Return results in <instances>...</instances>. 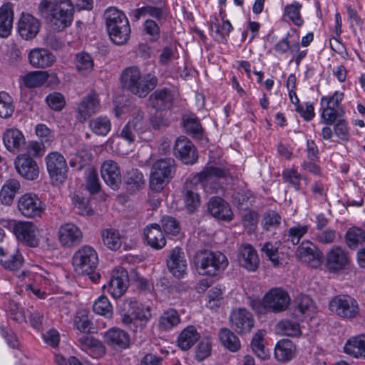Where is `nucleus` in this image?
<instances>
[{"mask_svg": "<svg viewBox=\"0 0 365 365\" xmlns=\"http://www.w3.org/2000/svg\"><path fill=\"white\" fill-rule=\"evenodd\" d=\"M92 157V154L88 150H81L77 153L75 158L70 160L69 165L72 168L77 166V170H81L85 167L90 165Z\"/></svg>", "mask_w": 365, "mask_h": 365, "instance_id": "680f3d73", "label": "nucleus"}, {"mask_svg": "<svg viewBox=\"0 0 365 365\" xmlns=\"http://www.w3.org/2000/svg\"><path fill=\"white\" fill-rule=\"evenodd\" d=\"M72 202L76 212L80 215L91 216L94 214L90 200L81 194L75 193L72 197Z\"/></svg>", "mask_w": 365, "mask_h": 365, "instance_id": "49530a36", "label": "nucleus"}, {"mask_svg": "<svg viewBox=\"0 0 365 365\" xmlns=\"http://www.w3.org/2000/svg\"><path fill=\"white\" fill-rule=\"evenodd\" d=\"M200 338L194 326H187L180 333L177 344L179 348L183 351L189 350Z\"/></svg>", "mask_w": 365, "mask_h": 365, "instance_id": "c9c22d12", "label": "nucleus"}, {"mask_svg": "<svg viewBox=\"0 0 365 365\" xmlns=\"http://www.w3.org/2000/svg\"><path fill=\"white\" fill-rule=\"evenodd\" d=\"M329 308L337 316L346 319L355 317L359 311L356 300L347 294L333 297L329 302Z\"/></svg>", "mask_w": 365, "mask_h": 365, "instance_id": "9b49d317", "label": "nucleus"}, {"mask_svg": "<svg viewBox=\"0 0 365 365\" xmlns=\"http://www.w3.org/2000/svg\"><path fill=\"white\" fill-rule=\"evenodd\" d=\"M38 10L41 16L58 30L70 26L73 20L74 5L71 0H41Z\"/></svg>", "mask_w": 365, "mask_h": 365, "instance_id": "f257e3e1", "label": "nucleus"}, {"mask_svg": "<svg viewBox=\"0 0 365 365\" xmlns=\"http://www.w3.org/2000/svg\"><path fill=\"white\" fill-rule=\"evenodd\" d=\"M15 106L12 97L6 92H0V117L8 118L14 112Z\"/></svg>", "mask_w": 365, "mask_h": 365, "instance_id": "4d7b16f0", "label": "nucleus"}, {"mask_svg": "<svg viewBox=\"0 0 365 365\" xmlns=\"http://www.w3.org/2000/svg\"><path fill=\"white\" fill-rule=\"evenodd\" d=\"M122 88L139 98L146 97L158 85V78L151 74H143L136 66L124 68L120 76Z\"/></svg>", "mask_w": 365, "mask_h": 365, "instance_id": "f03ea898", "label": "nucleus"}, {"mask_svg": "<svg viewBox=\"0 0 365 365\" xmlns=\"http://www.w3.org/2000/svg\"><path fill=\"white\" fill-rule=\"evenodd\" d=\"M226 177L223 169L215 166L205 168L195 175L192 180L197 185L200 183L207 193H217L222 187V180Z\"/></svg>", "mask_w": 365, "mask_h": 365, "instance_id": "0eeeda50", "label": "nucleus"}, {"mask_svg": "<svg viewBox=\"0 0 365 365\" xmlns=\"http://www.w3.org/2000/svg\"><path fill=\"white\" fill-rule=\"evenodd\" d=\"M207 210L217 220L229 222L232 219V212L229 204L220 197H212L209 200Z\"/></svg>", "mask_w": 365, "mask_h": 365, "instance_id": "a878e982", "label": "nucleus"}, {"mask_svg": "<svg viewBox=\"0 0 365 365\" xmlns=\"http://www.w3.org/2000/svg\"><path fill=\"white\" fill-rule=\"evenodd\" d=\"M41 22L30 14L22 13L18 22V32L22 38L31 40L39 32Z\"/></svg>", "mask_w": 365, "mask_h": 365, "instance_id": "5701e85b", "label": "nucleus"}, {"mask_svg": "<svg viewBox=\"0 0 365 365\" xmlns=\"http://www.w3.org/2000/svg\"><path fill=\"white\" fill-rule=\"evenodd\" d=\"M93 310L95 313L107 318H110L113 315V307L108 299L103 295L95 301Z\"/></svg>", "mask_w": 365, "mask_h": 365, "instance_id": "13d9d810", "label": "nucleus"}, {"mask_svg": "<svg viewBox=\"0 0 365 365\" xmlns=\"http://www.w3.org/2000/svg\"><path fill=\"white\" fill-rule=\"evenodd\" d=\"M124 182L128 190L135 192L144 186L145 180L140 171L138 169H132L125 174Z\"/></svg>", "mask_w": 365, "mask_h": 365, "instance_id": "a18cd8bd", "label": "nucleus"}, {"mask_svg": "<svg viewBox=\"0 0 365 365\" xmlns=\"http://www.w3.org/2000/svg\"><path fill=\"white\" fill-rule=\"evenodd\" d=\"M120 315L123 325L133 332L142 329L151 318L150 307L139 304L135 298L124 300Z\"/></svg>", "mask_w": 365, "mask_h": 365, "instance_id": "7ed1b4c3", "label": "nucleus"}, {"mask_svg": "<svg viewBox=\"0 0 365 365\" xmlns=\"http://www.w3.org/2000/svg\"><path fill=\"white\" fill-rule=\"evenodd\" d=\"M175 171V161L173 158H165L156 160L150 172V190L155 192H160L170 182Z\"/></svg>", "mask_w": 365, "mask_h": 365, "instance_id": "423d86ee", "label": "nucleus"}, {"mask_svg": "<svg viewBox=\"0 0 365 365\" xmlns=\"http://www.w3.org/2000/svg\"><path fill=\"white\" fill-rule=\"evenodd\" d=\"M262 223L266 230L277 227L281 223V216L274 210H269L264 214Z\"/></svg>", "mask_w": 365, "mask_h": 365, "instance_id": "338daca9", "label": "nucleus"}, {"mask_svg": "<svg viewBox=\"0 0 365 365\" xmlns=\"http://www.w3.org/2000/svg\"><path fill=\"white\" fill-rule=\"evenodd\" d=\"M93 322L89 319L86 310H80L76 312L74 319V326L81 332H88L92 328Z\"/></svg>", "mask_w": 365, "mask_h": 365, "instance_id": "052dcab7", "label": "nucleus"}, {"mask_svg": "<svg viewBox=\"0 0 365 365\" xmlns=\"http://www.w3.org/2000/svg\"><path fill=\"white\" fill-rule=\"evenodd\" d=\"M98 264L96 251L91 246L85 245L77 250L73 256L74 270L79 274L91 273Z\"/></svg>", "mask_w": 365, "mask_h": 365, "instance_id": "9d476101", "label": "nucleus"}, {"mask_svg": "<svg viewBox=\"0 0 365 365\" xmlns=\"http://www.w3.org/2000/svg\"><path fill=\"white\" fill-rule=\"evenodd\" d=\"M258 220L259 214L254 210H249L244 214L242 222L248 233L251 234L255 231L257 227Z\"/></svg>", "mask_w": 365, "mask_h": 365, "instance_id": "69168bd1", "label": "nucleus"}, {"mask_svg": "<svg viewBox=\"0 0 365 365\" xmlns=\"http://www.w3.org/2000/svg\"><path fill=\"white\" fill-rule=\"evenodd\" d=\"M344 350L355 358L365 359V334L351 337L345 343Z\"/></svg>", "mask_w": 365, "mask_h": 365, "instance_id": "72a5a7b5", "label": "nucleus"}, {"mask_svg": "<svg viewBox=\"0 0 365 365\" xmlns=\"http://www.w3.org/2000/svg\"><path fill=\"white\" fill-rule=\"evenodd\" d=\"M296 255L301 261L311 267H317L320 264L322 252L309 240H304L299 245Z\"/></svg>", "mask_w": 365, "mask_h": 365, "instance_id": "393cba45", "label": "nucleus"}, {"mask_svg": "<svg viewBox=\"0 0 365 365\" xmlns=\"http://www.w3.org/2000/svg\"><path fill=\"white\" fill-rule=\"evenodd\" d=\"M309 225H297L289 228L287 233L284 235V241L291 243L292 245H297L300 242L303 236L307 233Z\"/></svg>", "mask_w": 365, "mask_h": 365, "instance_id": "5fc2aeb1", "label": "nucleus"}, {"mask_svg": "<svg viewBox=\"0 0 365 365\" xmlns=\"http://www.w3.org/2000/svg\"><path fill=\"white\" fill-rule=\"evenodd\" d=\"M237 259L239 264L249 272L256 271L259 259L256 250L250 244L242 245L237 250Z\"/></svg>", "mask_w": 365, "mask_h": 365, "instance_id": "4be33fe9", "label": "nucleus"}, {"mask_svg": "<svg viewBox=\"0 0 365 365\" xmlns=\"http://www.w3.org/2000/svg\"><path fill=\"white\" fill-rule=\"evenodd\" d=\"M103 244L111 250H117L121 246L118 231L115 229H105L101 232Z\"/></svg>", "mask_w": 365, "mask_h": 365, "instance_id": "3c124183", "label": "nucleus"}, {"mask_svg": "<svg viewBox=\"0 0 365 365\" xmlns=\"http://www.w3.org/2000/svg\"><path fill=\"white\" fill-rule=\"evenodd\" d=\"M15 169L24 178L34 180L38 178L39 168L36 160L29 155L21 154L14 161Z\"/></svg>", "mask_w": 365, "mask_h": 365, "instance_id": "6ab92c4d", "label": "nucleus"}, {"mask_svg": "<svg viewBox=\"0 0 365 365\" xmlns=\"http://www.w3.org/2000/svg\"><path fill=\"white\" fill-rule=\"evenodd\" d=\"M296 351L294 343L289 339H282L278 341L274 349V356L282 362L291 360Z\"/></svg>", "mask_w": 365, "mask_h": 365, "instance_id": "4c0bfd02", "label": "nucleus"}, {"mask_svg": "<svg viewBox=\"0 0 365 365\" xmlns=\"http://www.w3.org/2000/svg\"><path fill=\"white\" fill-rule=\"evenodd\" d=\"M351 261L349 252L344 247L334 245L326 255V267L331 272H338L346 268Z\"/></svg>", "mask_w": 365, "mask_h": 365, "instance_id": "f3484780", "label": "nucleus"}, {"mask_svg": "<svg viewBox=\"0 0 365 365\" xmlns=\"http://www.w3.org/2000/svg\"><path fill=\"white\" fill-rule=\"evenodd\" d=\"M161 227L166 234L176 235L180 232L179 222L173 217L165 215L161 218Z\"/></svg>", "mask_w": 365, "mask_h": 365, "instance_id": "e2e57ef3", "label": "nucleus"}, {"mask_svg": "<svg viewBox=\"0 0 365 365\" xmlns=\"http://www.w3.org/2000/svg\"><path fill=\"white\" fill-rule=\"evenodd\" d=\"M143 235L147 244L155 250H161L166 245L165 237L158 224L154 223L146 226Z\"/></svg>", "mask_w": 365, "mask_h": 365, "instance_id": "c85d7f7f", "label": "nucleus"}, {"mask_svg": "<svg viewBox=\"0 0 365 365\" xmlns=\"http://www.w3.org/2000/svg\"><path fill=\"white\" fill-rule=\"evenodd\" d=\"M148 18L143 24V31L151 42H156L160 37V26L165 23L170 17V9H166V12L158 17L152 14H147Z\"/></svg>", "mask_w": 365, "mask_h": 365, "instance_id": "412c9836", "label": "nucleus"}, {"mask_svg": "<svg viewBox=\"0 0 365 365\" xmlns=\"http://www.w3.org/2000/svg\"><path fill=\"white\" fill-rule=\"evenodd\" d=\"M232 328L239 334L250 333L255 325L252 314L245 308H240L232 312L230 316Z\"/></svg>", "mask_w": 365, "mask_h": 365, "instance_id": "dca6fc26", "label": "nucleus"}, {"mask_svg": "<svg viewBox=\"0 0 365 365\" xmlns=\"http://www.w3.org/2000/svg\"><path fill=\"white\" fill-rule=\"evenodd\" d=\"M45 163L52 185H59L67 180L68 166L61 153L57 151L49 153L45 157Z\"/></svg>", "mask_w": 365, "mask_h": 365, "instance_id": "6e6552de", "label": "nucleus"}, {"mask_svg": "<svg viewBox=\"0 0 365 365\" xmlns=\"http://www.w3.org/2000/svg\"><path fill=\"white\" fill-rule=\"evenodd\" d=\"M265 331L262 329L258 330L254 335L251 347L253 352L261 359L265 360L269 357V351L264 344V336Z\"/></svg>", "mask_w": 365, "mask_h": 365, "instance_id": "c03bdc74", "label": "nucleus"}, {"mask_svg": "<svg viewBox=\"0 0 365 365\" xmlns=\"http://www.w3.org/2000/svg\"><path fill=\"white\" fill-rule=\"evenodd\" d=\"M314 307L312 299L306 294L299 295L297 298L296 311H298L303 315L311 316Z\"/></svg>", "mask_w": 365, "mask_h": 365, "instance_id": "0e129e2a", "label": "nucleus"}, {"mask_svg": "<svg viewBox=\"0 0 365 365\" xmlns=\"http://www.w3.org/2000/svg\"><path fill=\"white\" fill-rule=\"evenodd\" d=\"M278 334L289 336H298L301 334L299 323L289 319H282L276 325Z\"/></svg>", "mask_w": 365, "mask_h": 365, "instance_id": "8fccbe9b", "label": "nucleus"}, {"mask_svg": "<svg viewBox=\"0 0 365 365\" xmlns=\"http://www.w3.org/2000/svg\"><path fill=\"white\" fill-rule=\"evenodd\" d=\"M29 63L35 68H45L56 61L55 56L45 48H34L29 53Z\"/></svg>", "mask_w": 365, "mask_h": 365, "instance_id": "c756f323", "label": "nucleus"}, {"mask_svg": "<svg viewBox=\"0 0 365 365\" xmlns=\"http://www.w3.org/2000/svg\"><path fill=\"white\" fill-rule=\"evenodd\" d=\"M89 128L96 135L105 136L110 130L111 123L108 117L98 116L90 120Z\"/></svg>", "mask_w": 365, "mask_h": 365, "instance_id": "de8ad7c7", "label": "nucleus"}, {"mask_svg": "<svg viewBox=\"0 0 365 365\" xmlns=\"http://www.w3.org/2000/svg\"><path fill=\"white\" fill-rule=\"evenodd\" d=\"M182 125L185 132L192 138L200 139L202 137V128L200 120L193 114L182 117Z\"/></svg>", "mask_w": 365, "mask_h": 365, "instance_id": "a19ab883", "label": "nucleus"}, {"mask_svg": "<svg viewBox=\"0 0 365 365\" xmlns=\"http://www.w3.org/2000/svg\"><path fill=\"white\" fill-rule=\"evenodd\" d=\"M19 212L27 218L39 217L44 212L46 206L38 196L29 192L21 195L17 203Z\"/></svg>", "mask_w": 365, "mask_h": 365, "instance_id": "f8f14e48", "label": "nucleus"}, {"mask_svg": "<svg viewBox=\"0 0 365 365\" xmlns=\"http://www.w3.org/2000/svg\"><path fill=\"white\" fill-rule=\"evenodd\" d=\"M75 66L82 75H86L93 71L94 63L91 56L86 52H80L76 55Z\"/></svg>", "mask_w": 365, "mask_h": 365, "instance_id": "09e8293b", "label": "nucleus"}, {"mask_svg": "<svg viewBox=\"0 0 365 365\" xmlns=\"http://www.w3.org/2000/svg\"><path fill=\"white\" fill-rule=\"evenodd\" d=\"M7 226L21 242L31 247L38 245L39 240L37 237L38 230L34 222L11 220L7 222Z\"/></svg>", "mask_w": 365, "mask_h": 365, "instance_id": "1a4fd4ad", "label": "nucleus"}, {"mask_svg": "<svg viewBox=\"0 0 365 365\" xmlns=\"http://www.w3.org/2000/svg\"><path fill=\"white\" fill-rule=\"evenodd\" d=\"M219 339L223 346L232 352H237L241 348L239 337L230 329L222 328L219 331Z\"/></svg>", "mask_w": 365, "mask_h": 365, "instance_id": "ea45409f", "label": "nucleus"}, {"mask_svg": "<svg viewBox=\"0 0 365 365\" xmlns=\"http://www.w3.org/2000/svg\"><path fill=\"white\" fill-rule=\"evenodd\" d=\"M185 206L190 212H193L200 206V198L197 193V185L191 179L185 182L182 190Z\"/></svg>", "mask_w": 365, "mask_h": 365, "instance_id": "cd10ccee", "label": "nucleus"}, {"mask_svg": "<svg viewBox=\"0 0 365 365\" xmlns=\"http://www.w3.org/2000/svg\"><path fill=\"white\" fill-rule=\"evenodd\" d=\"M128 274L123 267L115 269L107 284L103 286L104 292L109 293L113 298L118 299L122 297L128 287Z\"/></svg>", "mask_w": 365, "mask_h": 365, "instance_id": "4468645a", "label": "nucleus"}, {"mask_svg": "<svg viewBox=\"0 0 365 365\" xmlns=\"http://www.w3.org/2000/svg\"><path fill=\"white\" fill-rule=\"evenodd\" d=\"M102 178L113 190H116L121 184V173L118 163L112 160L103 162L101 168Z\"/></svg>", "mask_w": 365, "mask_h": 365, "instance_id": "b1692460", "label": "nucleus"}, {"mask_svg": "<svg viewBox=\"0 0 365 365\" xmlns=\"http://www.w3.org/2000/svg\"><path fill=\"white\" fill-rule=\"evenodd\" d=\"M346 245L351 250H355L359 245L365 243V230L357 227L348 229L344 235Z\"/></svg>", "mask_w": 365, "mask_h": 365, "instance_id": "79ce46f5", "label": "nucleus"}, {"mask_svg": "<svg viewBox=\"0 0 365 365\" xmlns=\"http://www.w3.org/2000/svg\"><path fill=\"white\" fill-rule=\"evenodd\" d=\"M3 142L9 151L15 153L24 145L25 138L19 129L9 128L6 129L3 134Z\"/></svg>", "mask_w": 365, "mask_h": 365, "instance_id": "2f4dec72", "label": "nucleus"}, {"mask_svg": "<svg viewBox=\"0 0 365 365\" xmlns=\"http://www.w3.org/2000/svg\"><path fill=\"white\" fill-rule=\"evenodd\" d=\"M194 261L200 274L210 277L222 273L228 265V259L223 253L205 249L196 252Z\"/></svg>", "mask_w": 365, "mask_h": 365, "instance_id": "39448f33", "label": "nucleus"}, {"mask_svg": "<svg viewBox=\"0 0 365 365\" xmlns=\"http://www.w3.org/2000/svg\"><path fill=\"white\" fill-rule=\"evenodd\" d=\"M24 259L19 250L15 249L11 251L5 258L1 259V263L5 269L16 270L19 269L23 264Z\"/></svg>", "mask_w": 365, "mask_h": 365, "instance_id": "6e6d98bb", "label": "nucleus"}, {"mask_svg": "<svg viewBox=\"0 0 365 365\" xmlns=\"http://www.w3.org/2000/svg\"><path fill=\"white\" fill-rule=\"evenodd\" d=\"M144 112L141 110H137L132 117V118L126 123L132 127L134 130H138L140 133L146 130V123L144 118Z\"/></svg>", "mask_w": 365, "mask_h": 365, "instance_id": "774afa93", "label": "nucleus"}, {"mask_svg": "<svg viewBox=\"0 0 365 365\" xmlns=\"http://www.w3.org/2000/svg\"><path fill=\"white\" fill-rule=\"evenodd\" d=\"M302 7V5L297 1L287 4L284 9V17H287L297 26H302L304 20L300 14Z\"/></svg>", "mask_w": 365, "mask_h": 365, "instance_id": "864d4df0", "label": "nucleus"}, {"mask_svg": "<svg viewBox=\"0 0 365 365\" xmlns=\"http://www.w3.org/2000/svg\"><path fill=\"white\" fill-rule=\"evenodd\" d=\"M167 267L172 274L177 278H182L186 274L187 260L182 248H173L166 259Z\"/></svg>", "mask_w": 365, "mask_h": 365, "instance_id": "a211bd4d", "label": "nucleus"}, {"mask_svg": "<svg viewBox=\"0 0 365 365\" xmlns=\"http://www.w3.org/2000/svg\"><path fill=\"white\" fill-rule=\"evenodd\" d=\"M290 303V297L288 293L280 287L271 289L264 296L262 305L265 309L274 313H279L286 310Z\"/></svg>", "mask_w": 365, "mask_h": 365, "instance_id": "ddd939ff", "label": "nucleus"}, {"mask_svg": "<svg viewBox=\"0 0 365 365\" xmlns=\"http://www.w3.org/2000/svg\"><path fill=\"white\" fill-rule=\"evenodd\" d=\"M100 107L98 94L95 92H91L82 100L78 107V111L81 118L85 120L97 113L100 110Z\"/></svg>", "mask_w": 365, "mask_h": 365, "instance_id": "7c9ffc66", "label": "nucleus"}, {"mask_svg": "<svg viewBox=\"0 0 365 365\" xmlns=\"http://www.w3.org/2000/svg\"><path fill=\"white\" fill-rule=\"evenodd\" d=\"M291 102L295 105V110L299 115L305 120L310 121L312 120L314 116V108L312 103L307 102L305 106L301 105L299 103V99L297 96H296L295 101H291Z\"/></svg>", "mask_w": 365, "mask_h": 365, "instance_id": "bf43d9fd", "label": "nucleus"}, {"mask_svg": "<svg viewBox=\"0 0 365 365\" xmlns=\"http://www.w3.org/2000/svg\"><path fill=\"white\" fill-rule=\"evenodd\" d=\"M78 343L83 350L96 357L103 356L106 352V348L103 343L93 336L83 335L79 337Z\"/></svg>", "mask_w": 365, "mask_h": 365, "instance_id": "e433bc0d", "label": "nucleus"}, {"mask_svg": "<svg viewBox=\"0 0 365 365\" xmlns=\"http://www.w3.org/2000/svg\"><path fill=\"white\" fill-rule=\"evenodd\" d=\"M13 21V6L8 2L0 7V37L6 38L11 34Z\"/></svg>", "mask_w": 365, "mask_h": 365, "instance_id": "473e14b6", "label": "nucleus"}, {"mask_svg": "<svg viewBox=\"0 0 365 365\" xmlns=\"http://www.w3.org/2000/svg\"><path fill=\"white\" fill-rule=\"evenodd\" d=\"M104 18L111 41L117 45L126 43L130 37V27L124 13L115 7H109L104 13Z\"/></svg>", "mask_w": 365, "mask_h": 365, "instance_id": "20e7f679", "label": "nucleus"}, {"mask_svg": "<svg viewBox=\"0 0 365 365\" xmlns=\"http://www.w3.org/2000/svg\"><path fill=\"white\" fill-rule=\"evenodd\" d=\"M21 188L18 180L11 178L6 180L0 192V200L2 204L10 205L15 197L16 194Z\"/></svg>", "mask_w": 365, "mask_h": 365, "instance_id": "58836bf2", "label": "nucleus"}, {"mask_svg": "<svg viewBox=\"0 0 365 365\" xmlns=\"http://www.w3.org/2000/svg\"><path fill=\"white\" fill-rule=\"evenodd\" d=\"M58 240L63 247H71L79 245L83 240V232L73 223L62 225L58 231Z\"/></svg>", "mask_w": 365, "mask_h": 365, "instance_id": "aec40b11", "label": "nucleus"}, {"mask_svg": "<svg viewBox=\"0 0 365 365\" xmlns=\"http://www.w3.org/2000/svg\"><path fill=\"white\" fill-rule=\"evenodd\" d=\"M180 322L178 312L174 309L165 311L159 318L158 327L160 329L168 331L178 326Z\"/></svg>", "mask_w": 365, "mask_h": 365, "instance_id": "37998d69", "label": "nucleus"}, {"mask_svg": "<svg viewBox=\"0 0 365 365\" xmlns=\"http://www.w3.org/2000/svg\"><path fill=\"white\" fill-rule=\"evenodd\" d=\"M173 152L175 156L186 165H192L198 159L195 146L190 139L184 135H180L176 139Z\"/></svg>", "mask_w": 365, "mask_h": 365, "instance_id": "2eb2a0df", "label": "nucleus"}, {"mask_svg": "<svg viewBox=\"0 0 365 365\" xmlns=\"http://www.w3.org/2000/svg\"><path fill=\"white\" fill-rule=\"evenodd\" d=\"M48 73L46 71H32L23 77V81L27 88H36L42 86L48 80Z\"/></svg>", "mask_w": 365, "mask_h": 365, "instance_id": "603ef678", "label": "nucleus"}, {"mask_svg": "<svg viewBox=\"0 0 365 365\" xmlns=\"http://www.w3.org/2000/svg\"><path fill=\"white\" fill-rule=\"evenodd\" d=\"M174 101L173 91L167 88L155 90L149 97L150 105L157 110L170 109Z\"/></svg>", "mask_w": 365, "mask_h": 365, "instance_id": "bb28decb", "label": "nucleus"}, {"mask_svg": "<svg viewBox=\"0 0 365 365\" xmlns=\"http://www.w3.org/2000/svg\"><path fill=\"white\" fill-rule=\"evenodd\" d=\"M105 341L110 346L126 348L130 343V337L127 332L119 328H111L104 334Z\"/></svg>", "mask_w": 365, "mask_h": 365, "instance_id": "f704fd0d", "label": "nucleus"}]
</instances>
